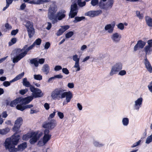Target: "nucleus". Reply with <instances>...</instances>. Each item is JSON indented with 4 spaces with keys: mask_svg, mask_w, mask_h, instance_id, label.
I'll return each instance as SVG.
<instances>
[{
    "mask_svg": "<svg viewBox=\"0 0 152 152\" xmlns=\"http://www.w3.org/2000/svg\"><path fill=\"white\" fill-rule=\"evenodd\" d=\"M93 144L95 146L99 147H101L104 145L102 143H100L96 141H94Z\"/></svg>",
    "mask_w": 152,
    "mask_h": 152,
    "instance_id": "nucleus-42",
    "label": "nucleus"
},
{
    "mask_svg": "<svg viewBox=\"0 0 152 152\" xmlns=\"http://www.w3.org/2000/svg\"><path fill=\"white\" fill-rule=\"evenodd\" d=\"M2 117L3 118H6L8 115L6 111L3 112L1 114Z\"/></svg>",
    "mask_w": 152,
    "mask_h": 152,
    "instance_id": "nucleus-62",
    "label": "nucleus"
},
{
    "mask_svg": "<svg viewBox=\"0 0 152 152\" xmlns=\"http://www.w3.org/2000/svg\"><path fill=\"white\" fill-rule=\"evenodd\" d=\"M62 72L63 73L66 75H68L69 73V70L66 68H64L62 69Z\"/></svg>",
    "mask_w": 152,
    "mask_h": 152,
    "instance_id": "nucleus-51",
    "label": "nucleus"
},
{
    "mask_svg": "<svg viewBox=\"0 0 152 152\" xmlns=\"http://www.w3.org/2000/svg\"><path fill=\"white\" fill-rule=\"evenodd\" d=\"M148 87L149 91L152 93V81L150 84L148 85Z\"/></svg>",
    "mask_w": 152,
    "mask_h": 152,
    "instance_id": "nucleus-64",
    "label": "nucleus"
},
{
    "mask_svg": "<svg viewBox=\"0 0 152 152\" xmlns=\"http://www.w3.org/2000/svg\"><path fill=\"white\" fill-rule=\"evenodd\" d=\"M118 75L121 76H123L126 74V71L124 70H121L119 71Z\"/></svg>",
    "mask_w": 152,
    "mask_h": 152,
    "instance_id": "nucleus-49",
    "label": "nucleus"
},
{
    "mask_svg": "<svg viewBox=\"0 0 152 152\" xmlns=\"http://www.w3.org/2000/svg\"><path fill=\"white\" fill-rule=\"evenodd\" d=\"M22 104H18L16 106V108L17 109L20 110L21 111H23L25 110V106H22Z\"/></svg>",
    "mask_w": 152,
    "mask_h": 152,
    "instance_id": "nucleus-39",
    "label": "nucleus"
},
{
    "mask_svg": "<svg viewBox=\"0 0 152 152\" xmlns=\"http://www.w3.org/2000/svg\"><path fill=\"white\" fill-rule=\"evenodd\" d=\"M144 51L145 53V57H147V55L151 54L152 52V48L147 46H145L144 48Z\"/></svg>",
    "mask_w": 152,
    "mask_h": 152,
    "instance_id": "nucleus-21",
    "label": "nucleus"
},
{
    "mask_svg": "<svg viewBox=\"0 0 152 152\" xmlns=\"http://www.w3.org/2000/svg\"><path fill=\"white\" fill-rule=\"evenodd\" d=\"M77 3L78 5L80 7H83L85 6L86 4L85 1L82 2V0H77Z\"/></svg>",
    "mask_w": 152,
    "mask_h": 152,
    "instance_id": "nucleus-35",
    "label": "nucleus"
},
{
    "mask_svg": "<svg viewBox=\"0 0 152 152\" xmlns=\"http://www.w3.org/2000/svg\"><path fill=\"white\" fill-rule=\"evenodd\" d=\"M56 125V121L55 119L49 120L45 122L42 124V127L45 128H48L51 130L54 128Z\"/></svg>",
    "mask_w": 152,
    "mask_h": 152,
    "instance_id": "nucleus-6",
    "label": "nucleus"
},
{
    "mask_svg": "<svg viewBox=\"0 0 152 152\" xmlns=\"http://www.w3.org/2000/svg\"><path fill=\"white\" fill-rule=\"evenodd\" d=\"M42 70L46 74H48L50 71V67L49 66L48 64H47L44 65L42 67Z\"/></svg>",
    "mask_w": 152,
    "mask_h": 152,
    "instance_id": "nucleus-24",
    "label": "nucleus"
},
{
    "mask_svg": "<svg viewBox=\"0 0 152 152\" xmlns=\"http://www.w3.org/2000/svg\"><path fill=\"white\" fill-rule=\"evenodd\" d=\"M34 77L36 80H40L42 79V76L39 74L34 75Z\"/></svg>",
    "mask_w": 152,
    "mask_h": 152,
    "instance_id": "nucleus-38",
    "label": "nucleus"
},
{
    "mask_svg": "<svg viewBox=\"0 0 152 152\" xmlns=\"http://www.w3.org/2000/svg\"><path fill=\"white\" fill-rule=\"evenodd\" d=\"M50 45V43L49 42H46L44 46L45 49H48L49 48Z\"/></svg>",
    "mask_w": 152,
    "mask_h": 152,
    "instance_id": "nucleus-56",
    "label": "nucleus"
},
{
    "mask_svg": "<svg viewBox=\"0 0 152 152\" xmlns=\"http://www.w3.org/2000/svg\"><path fill=\"white\" fill-rule=\"evenodd\" d=\"M18 132H16L11 137L7 138L4 142V146L6 150L8 149L10 152H16L17 148H15L20 139V136L19 135H15Z\"/></svg>",
    "mask_w": 152,
    "mask_h": 152,
    "instance_id": "nucleus-3",
    "label": "nucleus"
},
{
    "mask_svg": "<svg viewBox=\"0 0 152 152\" xmlns=\"http://www.w3.org/2000/svg\"><path fill=\"white\" fill-rule=\"evenodd\" d=\"M142 101V97H140L135 101V104L134 105L135 109L138 110L141 107Z\"/></svg>",
    "mask_w": 152,
    "mask_h": 152,
    "instance_id": "nucleus-16",
    "label": "nucleus"
},
{
    "mask_svg": "<svg viewBox=\"0 0 152 152\" xmlns=\"http://www.w3.org/2000/svg\"><path fill=\"white\" fill-rule=\"evenodd\" d=\"M31 133L27 134H25L24 135L23 137V140H27L29 138H31L30 135H31Z\"/></svg>",
    "mask_w": 152,
    "mask_h": 152,
    "instance_id": "nucleus-47",
    "label": "nucleus"
},
{
    "mask_svg": "<svg viewBox=\"0 0 152 152\" xmlns=\"http://www.w3.org/2000/svg\"><path fill=\"white\" fill-rule=\"evenodd\" d=\"M56 112V110H54V111L53 112V113L51 114L50 115L49 117L48 118V119L49 118V120H50V118H53L54 117Z\"/></svg>",
    "mask_w": 152,
    "mask_h": 152,
    "instance_id": "nucleus-58",
    "label": "nucleus"
},
{
    "mask_svg": "<svg viewBox=\"0 0 152 152\" xmlns=\"http://www.w3.org/2000/svg\"><path fill=\"white\" fill-rule=\"evenodd\" d=\"M27 144L26 142H24L18 145L17 151H22L27 147Z\"/></svg>",
    "mask_w": 152,
    "mask_h": 152,
    "instance_id": "nucleus-23",
    "label": "nucleus"
},
{
    "mask_svg": "<svg viewBox=\"0 0 152 152\" xmlns=\"http://www.w3.org/2000/svg\"><path fill=\"white\" fill-rule=\"evenodd\" d=\"M122 122L124 126H127L129 122V119L127 118H124L122 119Z\"/></svg>",
    "mask_w": 152,
    "mask_h": 152,
    "instance_id": "nucleus-36",
    "label": "nucleus"
},
{
    "mask_svg": "<svg viewBox=\"0 0 152 152\" xmlns=\"http://www.w3.org/2000/svg\"><path fill=\"white\" fill-rule=\"evenodd\" d=\"M22 83L23 86L26 87H29L31 91L34 94V96L35 98L40 97L43 95V93L41 90L37 88H35L30 82L28 81L26 78L23 79Z\"/></svg>",
    "mask_w": 152,
    "mask_h": 152,
    "instance_id": "nucleus-4",
    "label": "nucleus"
},
{
    "mask_svg": "<svg viewBox=\"0 0 152 152\" xmlns=\"http://www.w3.org/2000/svg\"><path fill=\"white\" fill-rule=\"evenodd\" d=\"M152 142V134L149 136H148L147 138L145 143L147 144L150 143Z\"/></svg>",
    "mask_w": 152,
    "mask_h": 152,
    "instance_id": "nucleus-41",
    "label": "nucleus"
},
{
    "mask_svg": "<svg viewBox=\"0 0 152 152\" xmlns=\"http://www.w3.org/2000/svg\"><path fill=\"white\" fill-rule=\"evenodd\" d=\"M136 14L138 18L140 19H142L143 18V15L142 14H140L139 11H136Z\"/></svg>",
    "mask_w": 152,
    "mask_h": 152,
    "instance_id": "nucleus-40",
    "label": "nucleus"
},
{
    "mask_svg": "<svg viewBox=\"0 0 152 152\" xmlns=\"http://www.w3.org/2000/svg\"><path fill=\"white\" fill-rule=\"evenodd\" d=\"M18 54H19L15 57H14L12 61L13 63L18 62L21 59L25 56L22 52H20L19 53H18Z\"/></svg>",
    "mask_w": 152,
    "mask_h": 152,
    "instance_id": "nucleus-19",
    "label": "nucleus"
},
{
    "mask_svg": "<svg viewBox=\"0 0 152 152\" xmlns=\"http://www.w3.org/2000/svg\"><path fill=\"white\" fill-rule=\"evenodd\" d=\"M85 17L84 16L81 17H76L75 18V20H73V22L75 23L80 22L82 20H85Z\"/></svg>",
    "mask_w": 152,
    "mask_h": 152,
    "instance_id": "nucleus-28",
    "label": "nucleus"
},
{
    "mask_svg": "<svg viewBox=\"0 0 152 152\" xmlns=\"http://www.w3.org/2000/svg\"><path fill=\"white\" fill-rule=\"evenodd\" d=\"M114 26L115 24L112 25L111 24H107L105 26L104 29L105 31H107L109 33H111L113 31Z\"/></svg>",
    "mask_w": 152,
    "mask_h": 152,
    "instance_id": "nucleus-20",
    "label": "nucleus"
},
{
    "mask_svg": "<svg viewBox=\"0 0 152 152\" xmlns=\"http://www.w3.org/2000/svg\"><path fill=\"white\" fill-rule=\"evenodd\" d=\"M12 81V80L9 82L8 81H4L3 83V86L5 87H7L10 86L11 83L14 82V81Z\"/></svg>",
    "mask_w": 152,
    "mask_h": 152,
    "instance_id": "nucleus-45",
    "label": "nucleus"
},
{
    "mask_svg": "<svg viewBox=\"0 0 152 152\" xmlns=\"http://www.w3.org/2000/svg\"><path fill=\"white\" fill-rule=\"evenodd\" d=\"M28 91V89L26 88L24 89L21 90L20 91L19 93L21 95H23L25 94Z\"/></svg>",
    "mask_w": 152,
    "mask_h": 152,
    "instance_id": "nucleus-52",
    "label": "nucleus"
},
{
    "mask_svg": "<svg viewBox=\"0 0 152 152\" xmlns=\"http://www.w3.org/2000/svg\"><path fill=\"white\" fill-rule=\"evenodd\" d=\"M24 72H23L20 74L17 75L15 77L14 79L12 80V81H14V82L16 81L19 80L21 79L24 75Z\"/></svg>",
    "mask_w": 152,
    "mask_h": 152,
    "instance_id": "nucleus-29",
    "label": "nucleus"
},
{
    "mask_svg": "<svg viewBox=\"0 0 152 152\" xmlns=\"http://www.w3.org/2000/svg\"><path fill=\"white\" fill-rule=\"evenodd\" d=\"M98 5L99 7L101 9H104L107 10L106 4L102 2V1H101L99 3Z\"/></svg>",
    "mask_w": 152,
    "mask_h": 152,
    "instance_id": "nucleus-34",
    "label": "nucleus"
},
{
    "mask_svg": "<svg viewBox=\"0 0 152 152\" xmlns=\"http://www.w3.org/2000/svg\"><path fill=\"white\" fill-rule=\"evenodd\" d=\"M72 58L73 61L75 62L74 67L77 69L76 71H79L80 69L79 64L80 56L79 57L77 54H75L73 56Z\"/></svg>",
    "mask_w": 152,
    "mask_h": 152,
    "instance_id": "nucleus-11",
    "label": "nucleus"
},
{
    "mask_svg": "<svg viewBox=\"0 0 152 152\" xmlns=\"http://www.w3.org/2000/svg\"><path fill=\"white\" fill-rule=\"evenodd\" d=\"M31 134L29 142L31 144H34L38 140L39 137L35 132H31Z\"/></svg>",
    "mask_w": 152,
    "mask_h": 152,
    "instance_id": "nucleus-13",
    "label": "nucleus"
},
{
    "mask_svg": "<svg viewBox=\"0 0 152 152\" xmlns=\"http://www.w3.org/2000/svg\"><path fill=\"white\" fill-rule=\"evenodd\" d=\"M18 29L12 30L11 32V34L12 35H15L18 32Z\"/></svg>",
    "mask_w": 152,
    "mask_h": 152,
    "instance_id": "nucleus-60",
    "label": "nucleus"
},
{
    "mask_svg": "<svg viewBox=\"0 0 152 152\" xmlns=\"http://www.w3.org/2000/svg\"><path fill=\"white\" fill-rule=\"evenodd\" d=\"M102 13V11L100 10H91L85 13V15L91 17H94L99 15L101 14Z\"/></svg>",
    "mask_w": 152,
    "mask_h": 152,
    "instance_id": "nucleus-12",
    "label": "nucleus"
},
{
    "mask_svg": "<svg viewBox=\"0 0 152 152\" xmlns=\"http://www.w3.org/2000/svg\"><path fill=\"white\" fill-rule=\"evenodd\" d=\"M51 135H44L43 138V141L45 144L51 138Z\"/></svg>",
    "mask_w": 152,
    "mask_h": 152,
    "instance_id": "nucleus-32",
    "label": "nucleus"
},
{
    "mask_svg": "<svg viewBox=\"0 0 152 152\" xmlns=\"http://www.w3.org/2000/svg\"><path fill=\"white\" fill-rule=\"evenodd\" d=\"M35 46L33 43L29 47H28L27 45H25L22 49L19 48L17 50L16 53H19L22 52L25 56L27 54L28 52L30 50L33 49Z\"/></svg>",
    "mask_w": 152,
    "mask_h": 152,
    "instance_id": "nucleus-8",
    "label": "nucleus"
},
{
    "mask_svg": "<svg viewBox=\"0 0 152 152\" xmlns=\"http://www.w3.org/2000/svg\"><path fill=\"white\" fill-rule=\"evenodd\" d=\"M57 10V6L54 4H52L49 9L48 13V18L52 20L53 24L57 23L58 20H60L64 18L66 16V11L64 10H61L57 12L56 16L55 14Z\"/></svg>",
    "mask_w": 152,
    "mask_h": 152,
    "instance_id": "nucleus-1",
    "label": "nucleus"
},
{
    "mask_svg": "<svg viewBox=\"0 0 152 152\" xmlns=\"http://www.w3.org/2000/svg\"><path fill=\"white\" fill-rule=\"evenodd\" d=\"M34 97V94H33V96H30L25 98H18L19 103L23 105L26 104L31 102L33 99Z\"/></svg>",
    "mask_w": 152,
    "mask_h": 152,
    "instance_id": "nucleus-9",
    "label": "nucleus"
},
{
    "mask_svg": "<svg viewBox=\"0 0 152 152\" xmlns=\"http://www.w3.org/2000/svg\"><path fill=\"white\" fill-rule=\"evenodd\" d=\"M69 28V26H62L61 27V28L63 30V31L64 32L66 30L68 29Z\"/></svg>",
    "mask_w": 152,
    "mask_h": 152,
    "instance_id": "nucleus-61",
    "label": "nucleus"
},
{
    "mask_svg": "<svg viewBox=\"0 0 152 152\" xmlns=\"http://www.w3.org/2000/svg\"><path fill=\"white\" fill-rule=\"evenodd\" d=\"M146 42L142 40L138 41L136 44L134 46V51H136L137 50L138 48L142 49L145 46Z\"/></svg>",
    "mask_w": 152,
    "mask_h": 152,
    "instance_id": "nucleus-14",
    "label": "nucleus"
},
{
    "mask_svg": "<svg viewBox=\"0 0 152 152\" xmlns=\"http://www.w3.org/2000/svg\"><path fill=\"white\" fill-rule=\"evenodd\" d=\"M141 141V140H139L138 141H137V142L134 143L133 144V145H132V148H134V147H135L139 145H140V144Z\"/></svg>",
    "mask_w": 152,
    "mask_h": 152,
    "instance_id": "nucleus-54",
    "label": "nucleus"
},
{
    "mask_svg": "<svg viewBox=\"0 0 152 152\" xmlns=\"http://www.w3.org/2000/svg\"><path fill=\"white\" fill-rule=\"evenodd\" d=\"M123 65L122 63L120 62H117L112 66L109 75L112 76L116 74L122 69Z\"/></svg>",
    "mask_w": 152,
    "mask_h": 152,
    "instance_id": "nucleus-5",
    "label": "nucleus"
},
{
    "mask_svg": "<svg viewBox=\"0 0 152 152\" xmlns=\"http://www.w3.org/2000/svg\"><path fill=\"white\" fill-rule=\"evenodd\" d=\"M17 41V39L15 38H13L11 39L10 42H9V45L10 46L12 45L15 44Z\"/></svg>",
    "mask_w": 152,
    "mask_h": 152,
    "instance_id": "nucleus-44",
    "label": "nucleus"
},
{
    "mask_svg": "<svg viewBox=\"0 0 152 152\" xmlns=\"http://www.w3.org/2000/svg\"><path fill=\"white\" fill-rule=\"evenodd\" d=\"M30 63L31 64H34L35 66L37 67L39 66L38 58H35L30 60Z\"/></svg>",
    "mask_w": 152,
    "mask_h": 152,
    "instance_id": "nucleus-26",
    "label": "nucleus"
},
{
    "mask_svg": "<svg viewBox=\"0 0 152 152\" xmlns=\"http://www.w3.org/2000/svg\"><path fill=\"white\" fill-rule=\"evenodd\" d=\"M42 40L40 38H38L36 39L33 43L34 44V45H39L41 43Z\"/></svg>",
    "mask_w": 152,
    "mask_h": 152,
    "instance_id": "nucleus-37",
    "label": "nucleus"
},
{
    "mask_svg": "<svg viewBox=\"0 0 152 152\" xmlns=\"http://www.w3.org/2000/svg\"><path fill=\"white\" fill-rule=\"evenodd\" d=\"M18 98H17L11 102L10 104V106L11 107H15L17 104L19 103Z\"/></svg>",
    "mask_w": 152,
    "mask_h": 152,
    "instance_id": "nucleus-31",
    "label": "nucleus"
},
{
    "mask_svg": "<svg viewBox=\"0 0 152 152\" xmlns=\"http://www.w3.org/2000/svg\"><path fill=\"white\" fill-rule=\"evenodd\" d=\"M121 37V35L118 33L113 34L111 36V38L113 42L115 43L120 41Z\"/></svg>",
    "mask_w": 152,
    "mask_h": 152,
    "instance_id": "nucleus-15",
    "label": "nucleus"
},
{
    "mask_svg": "<svg viewBox=\"0 0 152 152\" xmlns=\"http://www.w3.org/2000/svg\"><path fill=\"white\" fill-rule=\"evenodd\" d=\"M70 8L69 16L71 18H74L77 14L78 8L76 3L72 4Z\"/></svg>",
    "mask_w": 152,
    "mask_h": 152,
    "instance_id": "nucleus-7",
    "label": "nucleus"
},
{
    "mask_svg": "<svg viewBox=\"0 0 152 152\" xmlns=\"http://www.w3.org/2000/svg\"><path fill=\"white\" fill-rule=\"evenodd\" d=\"M91 4L93 6H95L98 4H99V0H91Z\"/></svg>",
    "mask_w": 152,
    "mask_h": 152,
    "instance_id": "nucleus-43",
    "label": "nucleus"
},
{
    "mask_svg": "<svg viewBox=\"0 0 152 152\" xmlns=\"http://www.w3.org/2000/svg\"><path fill=\"white\" fill-rule=\"evenodd\" d=\"M65 90L62 88H55L51 93V97L53 100H59L66 98L67 103L69 102L73 97V94L70 91L65 92Z\"/></svg>",
    "mask_w": 152,
    "mask_h": 152,
    "instance_id": "nucleus-2",
    "label": "nucleus"
},
{
    "mask_svg": "<svg viewBox=\"0 0 152 152\" xmlns=\"http://www.w3.org/2000/svg\"><path fill=\"white\" fill-rule=\"evenodd\" d=\"M117 27L119 29L121 30H123L124 28V24L122 23L118 24L117 25Z\"/></svg>",
    "mask_w": 152,
    "mask_h": 152,
    "instance_id": "nucleus-53",
    "label": "nucleus"
},
{
    "mask_svg": "<svg viewBox=\"0 0 152 152\" xmlns=\"http://www.w3.org/2000/svg\"><path fill=\"white\" fill-rule=\"evenodd\" d=\"M145 21L147 25L149 26L152 27V19L149 16L145 17Z\"/></svg>",
    "mask_w": 152,
    "mask_h": 152,
    "instance_id": "nucleus-27",
    "label": "nucleus"
},
{
    "mask_svg": "<svg viewBox=\"0 0 152 152\" xmlns=\"http://www.w3.org/2000/svg\"><path fill=\"white\" fill-rule=\"evenodd\" d=\"M10 129L8 128L0 129V134L5 135L7 134L10 131Z\"/></svg>",
    "mask_w": 152,
    "mask_h": 152,
    "instance_id": "nucleus-30",
    "label": "nucleus"
},
{
    "mask_svg": "<svg viewBox=\"0 0 152 152\" xmlns=\"http://www.w3.org/2000/svg\"><path fill=\"white\" fill-rule=\"evenodd\" d=\"M50 0H33L29 2V3L31 4H41L49 2Z\"/></svg>",
    "mask_w": 152,
    "mask_h": 152,
    "instance_id": "nucleus-17",
    "label": "nucleus"
},
{
    "mask_svg": "<svg viewBox=\"0 0 152 152\" xmlns=\"http://www.w3.org/2000/svg\"><path fill=\"white\" fill-rule=\"evenodd\" d=\"M147 43L148 45L146 46L152 48V39L148 40L147 42Z\"/></svg>",
    "mask_w": 152,
    "mask_h": 152,
    "instance_id": "nucleus-59",
    "label": "nucleus"
},
{
    "mask_svg": "<svg viewBox=\"0 0 152 152\" xmlns=\"http://www.w3.org/2000/svg\"><path fill=\"white\" fill-rule=\"evenodd\" d=\"M23 122V119L21 117L18 118L15 121V124L12 129L14 131L18 132Z\"/></svg>",
    "mask_w": 152,
    "mask_h": 152,
    "instance_id": "nucleus-10",
    "label": "nucleus"
},
{
    "mask_svg": "<svg viewBox=\"0 0 152 152\" xmlns=\"http://www.w3.org/2000/svg\"><path fill=\"white\" fill-rule=\"evenodd\" d=\"M28 36L29 38H31L33 36L34 33V28L27 29Z\"/></svg>",
    "mask_w": 152,
    "mask_h": 152,
    "instance_id": "nucleus-25",
    "label": "nucleus"
},
{
    "mask_svg": "<svg viewBox=\"0 0 152 152\" xmlns=\"http://www.w3.org/2000/svg\"><path fill=\"white\" fill-rule=\"evenodd\" d=\"M61 69H62V67L59 65L56 66L54 68L55 71H58Z\"/></svg>",
    "mask_w": 152,
    "mask_h": 152,
    "instance_id": "nucleus-55",
    "label": "nucleus"
},
{
    "mask_svg": "<svg viewBox=\"0 0 152 152\" xmlns=\"http://www.w3.org/2000/svg\"><path fill=\"white\" fill-rule=\"evenodd\" d=\"M58 112L57 115L61 119H63L64 117V115L63 113L58 111H56Z\"/></svg>",
    "mask_w": 152,
    "mask_h": 152,
    "instance_id": "nucleus-50",
    "label": "nucleus"
},
{
    "mask_svg": "<svg viewBox=\"0 0 152 152\" xmlns=\"http://www.w3.org/2000/svg\"><path fill=\"white\" fill-rule=\"evenodd\" d=\"M64 31H63V30L61 28L60 29H59L58 31H57V32L56 34L57 36H60L61 34H62L64 32Z\"/></svg>",
    "mask_w": 152,
    "mask_h": 152,
    "instance_id": "nucleus-48",
    "label": "nucleus"
},
{
    "mask_svg": "<svg viewBox=\"0 0 152 152\" xmlns=\"http://www.w3.org/2000/svg\"><path fill=\"white\" fill-rule=\"evenodd\" d=\"M38 111L34 108L31 109L30 113L31 114H33L34 113H37Z\"/></svg>",
    "mask_w": 152,
    "mask_h": 152,
    "instance_id": "nucleus-57",
    "label": "nucleus"
},
{
    "mask_svg": "<svg viewBox=\"0 0 152 152\" xmlns=\"http://www.w3.org/2000/svg\"><path fill=\"white\" fill-rule=\"evenodd\" d=\"M73 34V32L72 31H69L66 34L65 37L66 38H69L72 37Z\"/></svg>",
    "mask_w": 152,
    "mask_h": 152,
    "instance_id": "nucleus-46",
    "label": "nucleus"
},
{
    "mask_svg": "<svg viewBox=\"0 0 152 152\" xmlns=\"http://www.w3.org/2000/svg\"><path fill=\"white\" fill-rule=\"evenodd\" d=\"M25 26L27 28V29L28 28H33V23L29 21H26V24Z\"/></svg>",
    "mask_w": 152,
    "mask_h": 152,
    "instance_id": "nucleus-33",
    "label": "nucleus"
},
{
    "mask_svg": "<svg viewBox=\"0 0 152 152\" xmlns=\"http://www.w3.org/2000/svg\"><path fill=\"white\" fill-rule=\"evenodd\" d=\"M114 3V0H108L106 4L107 10H110L112 8Z\"/></svg>",
    "mask_w": 152,
    "mask_h": 152,
    "instance_id": "nucleus-22",
    "label": "nucleus"
},
{
    "mask_svg": "<svg viewBox=\"0 0 152 152\" xmlns=\"http://www.w3.org/2000/svg\"><path fill=\"white\" fill-rule=\"evenodd\" d=\"M144 64L145 65L146 68L148 71L150 73L152 72V67L151 66L147 58V57L146 56V58L144 59Z\"/></svg>",
    "mask_w": 152,
    "mask_h": 152,
    "instance_id": "nucleus-18",
    "label": "nucleus"
},
{
    "mask_svg": "<svg viewBox=\"0 0 152 152\" xmlns=\"http://www.w3.org/2000/svg\"><path fill=\"white\" fill-rule=\"evenodd\" d=\"M67 86L70 88H72L74 87V84L72 83H69L67 84Z\"/></svg>",
    "mask_w": 152,
    "mask_h": 152,
    "instance_id": "nucleus-63",
    "label": "nucleus"
}]
</instances>
